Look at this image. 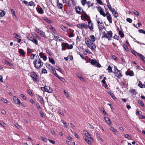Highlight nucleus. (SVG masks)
I'll list each match as a JSON object with an SVG mask.
<instances>
[{
  "label": "nucleus",
  "mask_w": 145,
  "mask_h": 145,
  "mask_svg": "<svg viewBox=\"0 0 145 145\" xmlns=\"http://www.w3.org/2000/svg\"><path fill=\"white\" fill-rule=\"evenodd\" d=\"M96 38L93 35L89 36V38H86L85 39V42L88 47L91 50H94L96 48V46L93 43L95 41Z\"/></svg>",
  "instance_id": "nucleus-1"
},
{
  "label": "nucleus",
  "mask_w": 145,
  "mask_h": 145,
  "mask_svg": "<svg viewBox=\"0 0 145 145\" xmlns=\"http://www.w3.org/2000/svg\"><path fill=\"white\" fill-rule=\"evenodd\" d=\"M34 67L38 69H40L42 66L43 63L39 58L35 59L33 62Z\"/></svg>",
  "instance_id": "nucleus-2"
},
{
  "label": "nucleus",
  "mask_w": 145,
  "mask_h": 145,
  "mask_svg": "<svg viewBox=\"0 0 145 145\" xmlns=\"http://www.w3.org/2000/svg\"><path fill=\"white\" fill-rule=\"evenodd\" d=\"M30 76L32 78L34 82L38 81V76L35 72H32L30 73Z\"/></svg>",
  "instance_id": "nucleus-3"
},
{
  "label": "nucleus",
  "mask_w": 145,
  "mask_h": 145,
  "mask_svg": "<svg viewBox=\"0 0 145 145\" xmlns=\"http://www.w3.org/2000/svg\"><path fill=\"white\" fill-rule=\"evenodd\" d=\"M41 89L43 91L48 92L51 93L52 92V89L50 87L48 86H46L43 87H41Z\"/></svg>",
  "instance_id": "nucleus-4"
},
{
  "label": "nucleus",
  "mask_w": 145,
  "mask_h": 145,
  "mask_svg": "<svg viewBox=\"0 0 145 145\" xmlns=\"http://www.w3.org/2000/svg\"><path fill=\"white\" fill-rule=\"evenodd\" d=\"M76 26L78 27L81 29L84 28L86 29L88 28V25L84 23L77 24Z\"/></svg>",
  "instance_id": "nucleus-5"
},
{
  "label": "nucleus",
  "mask_w": 145,
  "mask_h": 145,
  "mask_svg": "<svg viewBox=\"0 0 145 145\" xmlns=\"http://www.w3.org/2000/svg\"><path fill=\"white\" fill-rule=\"evenodd\" d=\"M115 74L116 76L118 78H120L121 77L122 75L120 71L117 69L116 67H115Z\"/></svg>",
  "instance_id": "nucleus-6"
},
{
  "label": "nucleus",
  "mask_w": 145,
  "mask_h": 145,
  "mask_svg": "<svg viewBox=\"0 0 145 145\" xmlns=\"http://www.w3.org/2000/svg\"><path fill=\"white\" fill-rule=\"evenodd\" d=\"M27 38L36 45L38 44V42L37 40L32 37L31 36H30L29 35L27 36Z\"/></svg>",
  "instance_id": "nucleus-7"
},
{
  "label": "nucleus",
  "mask_w": 145,
  "mask_h": 145,
  "mask_svg": "<svg viewBox=\"0 0 145 145\" xmlns=\"http://www.w3.org/2000/svg\"><path fill=\"white\" fill-rule=\"evenodd\" d=\"M97 9L101 14L104 17H105L106 16V14L105 13L103 9L100 6L98 7Z\"/></svg>",
  "instance_id": "nucleus-8"
},
{
  "label": "nucleus",
  "mask_w": 145,
  "mask_h": 145,
  "mask_svg": "<svg viewBox=\"0 0 145 145\" xmlns=\"http://www.w3.org/2000/svg\"><path fill=\"white\" fill-rule=\"evenodd\" d=\"M13 99L15 104H18L19 105H22V103L20 102V100L17 97L14 96L13 97Z\"/></svg>",
  "instance_id": "nucleus-9"
},
{
  "label": "nucleus",
  "mask_w": 145,
  "mask_h": 145,
  "mask_svg": "<svg viewBox=\"0 0 145 145\" xmlns=\"http://www.w3.org/2000/svg\"><path fill=\"white\" fill-rule=\"evenodd\" d=\"M36 31L40 35L42 36L43 37H46V35L45 34V33L43 31L39 30V29L36 28Z\"/></svg>",
  "instance_id": "nucleus-10"
},
{
  "label": "nucleus",
  "mask_w": 145,
  "mask_h": 145,
  "mask_svg": "<svg viewBox=\"0 0 145 145\" xmlns=\"http://www.w3.org/2000/svg\"><path fill=\"white\" fill-rule=\"evenodd\" d=\"M106 16H107V18L110 23H112V19L110 14L108 12L106 13Z\"/></svg>",
  "instance_id": "nucleus-11"
},
{
  "label": "nucleus",
  "mask_w": 145,
  "mask_h": 145,
  "mask_svg": "<svg viewBox=\"0 0 145 145\" xmlns=\"http://www.w3.org/2000/svg\"><path fill=\"white\" fill-rule=\"evenodd\" d=\"M67 31L69 33V37H72L74 36V34L73 33V31L71 29H68Z\"/></svg>",
  "instance_id": "nucleus-12"
},
{
  "label": "nucleus",
  "mask_w": 145,
  "mask_h": 145,
  "mask_svg": "<svg viewBox=\"0 0 145 145\" xmlns=\"http://www.w3.org/2000/svg\"><path fill=\"white\" fill-rule=\"evenodd\" d=\"M76 12L78 14H82L81 12V8L79 6H76L74 8Z\"/></svg>",
  "instance_id": "nucleus-13"
},
{
  "label": "nucleus",
  "mask_w": 145,
  "mask_h": 145,
  "mask_svg": "<svg viewBox=\"0 0 145 145\" xmlns=\"http://www.w3.org/2000/svg\"><path fill=\"white\" fill-rule=\"evenodd\" d=\"M62 50H65L66 49V47H67L68 46V44L67 43H62Z\"/></svg>",
  "instance_id": "nucleus-14"
},
{
  "label": "nucleus",
  "mask_w": 145,
  "mask_h": 145,
  "mask_svg": "<svg viewBox=\"0 0 145 145\" xmlns=\"http://www.w3.org/2000/svg\"><path fill=\"white\" fill-rule=\"evenodd\" d=\"M40 58H42L44 61H46L47 59V57L45 56L44 55L43 53L41 52L39 54Z\"/></svg>",
  "instance_id": "nucleus-15"
},
{
  "label": "nucleus",
  "mask_w": 145,
  "mask_h": 145,
  "mask_svg": "<svg viewBox=\"0 0 145 145\" xmlns=\"http://www.w3.org/2000/svg\"><path fill=\"white\" fill-rule=\"evenodd\" d=\"M57 6L58 8L63 10V5L62 3L59 2L58 0L57 1Z\"/></svg>",
  "instance_id": "nucleus-16"
},
{
  "label": "nucleus",
  "mask_w": 145,
  "mask_h": 145,
  "mask_svg": "<svg viewBox=\"0 0 145 145\" xmlns=\"http://www.w3.org/2000/svg\"><path fill=\"white\" fill-rule=\"evenodd\" d=\"M36 9L38 12L40 14H42L44 13L43 10L42 8L41 7H37L36 8Z\"/></svg>",
  "instance_id": "nucleus-17"
},
{
  "label": "nucleus",
  "mask_w": 145,
  "mask_h": 145,
  "mask_svg": "<svg viewBox=\"0 0 145 145\" xmlns=\"http://www.w3.org/2000/svg\"><path fill=\"white\" fill-rule=\"evenodd\" d=\"M103 37H105L107 38L108 40H111V37H109L108 35L107 34L105 33L104 32L103 33Z\"/></svg>",
  "instance_id": "nucleus-18"
},
{
  "label": "nucleus",
  "mask_w": 145,
  "mask_h": 145,
  "mask_svg": "<svg viewBox=\"0 0 145 145\" xmlns=\"http://www.w3.org/2000/svg\"><path fill=\"white\" fill-rule=\"evenodd\" d=\"M104 119L105 120L106 122L109 125L111 124L112 122L110 121V119L108 117H105Z\"/></svg>",
  "instance_id": "nucleus-19"
},
{
  "label": "nucleus",
  "mask_w": 145,
  "mask_h": 145,
  "mask_svg": "<svg viewBox=\"0 0 145 145\" xmlns=\"http://www.w3.org/2000/svg\"><path fill=\"white\" fill-rule=\"evenodd\" d=\"M126 74L127 75L132 76L134 75V73L133 71H127L126 72Z\"/></svg>",
  "instance_id": "nucleus-20"
},
{
  "label": "nucleus",
  "mask_w": 145,
  "mask_h": 145,
  "mask_svg": "<svg viewBox=\"0 0 145 145\" xmlns=\"http://www.w3.org/2000/svg\"><path fill=\"white\" fill-rule=\"evenodd\" d=\"M137 54L138 56L140 57V59L143 62H145V61L144 60L145 59V57L144 56L139 53H137Z\"/></svg>",
  "instance_id": "nucleus-21"
},
{
  "label": "nucleus",
  "mask_w": 145,
  "mask_h": 145,
  "mask_svg": "<svg viewBox=\"0 0 145 145\" xmlns=\"http://www.w3.org/2000/svg\"><path fill=\"white\" fill-rule=\"evenodd\" d=\"M83 133L84 134V135L86 136V137L88 138H91V137L90 135V134L88 133V132L86 130L83 131Z\"/></svg>",
  "instance_id": "nucleus-22"
},
{
  "label": "nucleus",
  "mask_w": 145,
  "mask_h": 145,
  "mask_svg": "<svg viewBox=\"0 0 145 145\" xmlns=\"http://www.w3.org/2000/svg\"><path fill=\"white\" fill-rule=\"evenodd\" d=\"M46 67L48 68L51 71L52 69H53L54 67L51 65L50 64L48 63H46Z\"/></svg>",
  "instance_id": "nucleus-23"
},
{
  "label": "nucleus",
  "mask_w": 145,
  "mask_h": 145,
  "mask_svg": "<svg viewBox=\"0 0 145 145\" xmlns=\"http://www.w3.org/2000/svg\"><path fill=\"white\" fill-rule=\"evenodd\" d=\"M19 53L24 57H25V53L24 52V50L21 49H19Z\"/></svg>",
  "instance_id": "nucleus-24"
},
{
  "label": "nucleus",
  "mask_w": 145,
  "mask_h": 145,
  "mask_svg": "<svg viewBox=\"0 0 145 145\" xmlns=\"http://www.w3.org/2000/svg\"><path fill=\"white\" fill-rule=\"evenodd\" d=\"M129 92L132 94L135 95L137 94L136 90L133 89H131L129 90Z\"/></svg>",
  "instance_id": "nucleus-25"
},
{
  "label": "nucleus",
  "mask_w": 145,
  "mask_h": 145,
  "mask_svg": "<svg viewBox=\"0 0 145 145\" xmlns=\"http://www.w3.org/2000/svg\"><path fill=\"white\" fill-rule=\"evenodd\" d=\"M38 98L40 102L42 104H43L44 102L42 97L39 95H38Z\"/></svg>",
  "instance_id": "nucleus-26"
},
{
  "label": "nucleus",
  "mask_w": 145,
  "mask_h": 145,
  "mask_svg": "<svg viewBox=\"0 0 145 145\" xmlns=\"http://www.w3.org/2000/svg\"><path fill=\"white\" fill-rule=\"evenodd\" d=\"M54 39L56 41H59L60 42L62 40V39H61L60 38L57 36V35H56L55 36Z\"/></svg>",
  "instance_id": "nucleus-27"
},
{
  "label": "nucleus",
  "mask_w": 145,
  "mask_h": 145,
  "mask_svg": "<svg viewBox=\"0 0 145 145\" xmlns=\"http://www.w3.org/2000/svg\"><path fill=\"white\" fill-rule=\"evenodd\" d=\"M89 61L93 65H95L97 62L96 60L95 59H90Z\"/></svg>",
  "instance_id": "nucleus-28"
},
{
  "label": "nucleus",
  "mask_w": 145,
  "mask_h": 145,
  "mask_svg": "<svg viewBox=\"0 0 145 145\" xmlns=\"http://www.w3.org/2000/svg\"><path fill=\"white\" fill-rule=\"evenodd\" d=\"M51 71V72L52 73H53L55 76H56L57 77H58V75L56 73V71L55 70L54 68H53V69H52Z\"/></svg>",
  "instance_id": "nucleus-29"
},
{
  "label": "nucleus",
  "mask_w": 145,
  "mask_h": 145,
  "mask_svg": "<svg viewBox=\"0 0 145 145\" xmlns=\"http://www.w3.org/2000/svg\"><path fill=\"white\" fill-rule=\"evenodd\" d=\"M60 27L64 31H67V30H68V29H67V28L66 27L64 26L63 25H61Z\"/></svg>",
  "instance_id": "nucleus-30"
},
{
  "label": "nucleus",
  "mask_w": 145,
  "mask_h": 145,
  "mask_svg": "<svg viewBox=\"0 0 145 145\" xmlns=\"http://www.w3.org/2000/svg\"><path fill=\"white\" fill-rule=\"evenodd\" d=\"M5 14V13L4 11L0 10V17H3Z\"/></svg>",
  "instance_id": "nucleus-31"
},
{
  "label": "nucleus",
  "mask_w": 145,
  "mask_h": 145,
  "mask_svg": "<svg viewBox=\"0 0 145 145\" xmlns=\"http://www.w3.org/2000/svg\"><path fill=\"white\" fill-rule=\"evenodd\" d=\"M49 61L52 64H54L55 61L54 59L52 58L49 57Z\"/></svg>",
  "instance_id": "nucleus-32"
},
{
  "label": "nucleus",
  "mask_w": 145,
  "mask_h": 145,
  "mask_svg": "<svg viewBox=\"0 0 145 145\" xmlns=\"http://www.w3.org/2000/svg\"><path fill=\"white\" fill-rule=\"evenodd\" d=\"M43 19L44 20L46 21L48 23H49V24H50V23H52V21H51V20L48 19L47 18H43Z\"/></svg>",
  "instance_id": "nucleus-33"
},
{
  "label": "nucleus",
  "mask_w": 145,
  "mask_h": 145,
  "mask_svg": "<svg viewBox=\"0 0 145 145\" xmlns=\"http://www.w3.org/2000/svg\"><path fill=\"white\" fill-rule=\"evenodd\" d=\"M88 27H89L90 30H91L93 28V24L92 23L88 25Z\"/></svg>",
  "instance_id": "nucleus-34"
},
{
  "label": "nucleus",
  "mask_w": 145,
  "mask_h": 145,
  "mask_svg": "<svg viewBox=\"0 0 145 145\" xmlns=\"http://www.w3.org/2000/svg\"><path fill=\"white\" fill-rule=\"evenodd\" d=\"M110 129L111 131H113L114 132V133L115 134H116L117 132V131L114 128H113L111 127H110Z\"/></svg>",
  "instance_id": "nucleus-35"
},
{
  "label": "nucleus",
  "mask_w": 145,
  "mask_h": 145,
  "mask_svg": "<svg viewBox=\"0 0 145 145\" xmlns=\"http://www.w3.org/2000/svg\"><path fill=\"white\" fill-rule=\"evenodd\" d=\"M138 86H139V87L141 88H144V85L142 84V82L140 81H139V83L138 84Z\"/></svg>",
  "instance_id": "nucleus-36"
},
{
  "label": "nucleus",
  "mask_w": 145,
  "mask_h": 145,
  "mask_svg": "<svg viewBox=\"0 0 145 145\" xmlns=\"http://www.w3.org/2000/svg\"><path fill=\"white\" fill-rule=\"evenodd\" d=\"M34 5H35V4H34V3L32 1H31L29 2L28 3V6H34Z\"/></svg>",
  "instance_id": "nucleus-37"
},
{
  "label": "nucleus",
  "mask_w": 145,
  "mask_h": 145,
  "mask_svg": "<svg viewBox=\"0 0 145 145\" xmlns=\"http://www.w3.org/2000/svg\"><path fill=\"white\" fill-rule=\"evenodd\" d=\"M58 78H59L62 82H65V80L62 77H60L58 75V77H57Z\"/></svg>",
  "instance_id": "nucleus-38"
},
{
  "label": "nucleus",
  "mask_w": 145,
  "mask_h": 145,
  "mask_svg": "<svg viewBox=\"0 0 145 145\" xmlns=\"http://www.w3.org/2000/svg\"><path fill=\"white\" fill-rule=\"evenodd\" d=\"M119 35L120 36L121 38L123 37L124 35L123 33L121 31H119Z\"/></svg>",
  "instance_id": "nucleus-39"
},
{
  "label": "nucleus",
  "mask_w": 145,
  "mask_h": 145,
  "mask_svg": "<svg viewBox=\"0 0 145 145\" xmlns=\"http://www.w3.org/2000/svg\"><path fill=\"white\" fill-rule=\"evenodd\" d=\"M86 142L88 143L89 144H91V142L87 138H86V137H85V138H84Z\"/></svg>",
  "instance_id": "nucleus-40"
},
{
  "label": "nucleus",
  "mask_w": 145,
  "mask_h": 145,
  "mask_svg": "<svg viewBox=\"0 0 145 145\" xmlns=\"http://www.w3.org/2000/svg\"><path fill=\"white\" fill-rule=\"evenodd\" d=\"M76 75L81 80H84L83 78L82 77V76L79 73L77 74Z\"/></svg>",
  "instance_id": "nucleus-41"
},
{
  "label": "nucleus",
  "mask_w": 145,
  "mask_h": 145,
  "mask_svg": "<svg viewBox=\"0 0 145 145\" xmlns=\"http://www.w3.org/2000/svg\"><path fill=\"white\" fill-rule=\"evenodd\" d=\"M124 136L126 138H127L128 139H130L131 138V137L129 135L127 134H124Z\"/></svg>",
  "instance_id": "nucleus-42"
},
{
  "label": "nucleus",
  "mask_w": 145,
  "mask_h": 145,
  "mask_svg": "<svg viewBox=\"0 0 145 145\" xmlns=\"http://www.w3.org/2000/svg\"><path fill=\"white\" fill-rule=\"evenodd\" d=\"M108 35L109 36V37H111V38L112 37V32L111 31H110L108 32Z\"/></svg>",
  "instance_id": "nucleus-43"
},
{
  "label": "nucleus",
  "mask_w": 145,
  "mask_h": 145,
  "mask_svg": "<svg viewBox=\"0 0 145 145\" xmlns=\"http://www.w3.org/2000/svg\"><path fill=\"white\" fill-rule=\"evenodd\" d=\"M81 2L82 5L84 6L86 3V0H81Z\"/></svg>",
  "instance_id": "nucleus-44"
},
{
  "label": "nucleus",
  "mask_w": 145,
  "mask_h": 145,
  "mask_svg": "<svg viewBox=\"0 0 145 145\" xmlns=\"http://www.w3.org/2000/svg\"><path fill=\"white\" fill-rule=\"evenodd\" d=\"M81 13L82 14V15L85 16L86 17L88 18L89 17L88 16L87 14L84 12H83V10L82 13Z\"/></svg>",
  "instance_id": "nucleus-45"
},
{
  "label": "nucleus",
  "mask_w": 145,
  "mask_h": 145,
  "mask_svg": "<svg viewBox=\"0 0 145 145\" xmlns=\"http://www.w3.org/2000/svg\"><path fill=\"white\" fill-rule=\"evenodd\" d=\"M123 46L125 51H129V49L126 45L124 44L123 45Z\"/></svg>",
  "instance_id": "nucleus-46"
},
{
  "label": "nucleus",
  "mask_w": 145,
  "mask_h": 145,
  "mask_svg": "<svg viewBox=\"0 0 145 145\" xmlns=\"http://www.w3.org/2000/svg\"><path fill=\"white\" fill-rule=\"evenodd\" d=\"M49 28L50 29L52 30V31H56V30L55 29L53 28L52 26H48Z\"/></svg>",
  "instance_id": "nucleus-47"
},
{
  "label": "nucleus",
  "mask_w": 145,
  "mask_h": 145,
  "mask_svg": "<svg viewBox=\"0 0 145 145\" xmlns=\"http://www.w3.org/2000/svg\"><path fill=\"white\" fill-rule=\"evenodd\" d=\"M107 70L108 71L110 72H112V68H111V67L110 66H109L108 67V69H107Z\"/></svg>",
  "instance_id": "nucleus-48"
},
{
  "label": "nucleus",
  "mask_w": 145,
  "mask_h": 145,
  "mask_svg": "<svg viewBox=\"0 0 145 145\" xmlns=\"http://www.w3.org/2000/svg\"><path fill=\"white\" fill-rule=\"evenodd\" d=\"M114 13H112L114 17L116 18L118 16V13L116 12V11L114 12Z\"/></svg>",
  "instance_id": "nucleus-49"
},
{
  "label": "nucleus",
  "mask_w": 145,
  "mask_h": 145,
  "mask_svg": "<svg viewBox=\"0 0 145 145\" xmlns=\"http://www.w3.org/2000/svg\"><path fill=\"white\" fill-rule=\"evenodd\" d=\"M87 21L88 22V25L92 23L91 21L89 18H88L86 19Z\"/></svg>",
  "instance_id": "nucleus-50"
},
{
  "label": "nucleus",
  "mask_w": 145,
  "mask_h": 145,
  "mask_svg": "<svg viewBox=\"0 0 145 145\" xmlns=\"http://www.w3.org/2000/svg\"><path fill=\"white\" fill-rule=\"evenodd\" d=\"M27 53L28 54H30L31 52V50L29 48H27Z\"/></svg>",
  "instance_id": "nucleus-51"
},
{
  "label": "nucleus",
  "mask_w": 145,
  "mask_h": 145,
  "mask_svg": "<svg viewBox=\"0 0 145 145\" xmlns=\"http://www.w3.org/2000/svg\"><path fill=\"white\" fill-rule=\"evenodd\" d=\"M56 69L57 71H59L61 72V73H62V71L61 69L58 66H56Z\"/></svg>",
  "instance_id": "nucleus-52"
},
{
  "label": "nucleus",
  "mask_w": 145,
  "mask_h": 145,
  "mask_svg": "<svg viewBox=\"0 0 145 145\" xmlns=\"http://www.w3.org/2000/svg\"><path fill=\"white\" fill-rule=\"evenodd\" d=\"M42 72L43 73L46 74L47 73L46 70L44 68H43L42 71Z\"/></svg>",
  "instance_id": "nucleus-53"
},
{
  "label": "nucleus",
  "mask_w": 145,
  "mask_h": 145,
  "mask_svg": "<svg viewBox=\"0 0 145 145\" xmlns=\"http://www.w3.org/2000/svg\"><path fill=\"white\" fill-rule=\"evenodd\" d=\"M127 22H129L130 23H131L132 22V20L130 18H127L126 19Z\"/></svg>",
  "instance_id": "nucleus-54"
},
{
  "label": "nucleus",
  "mask_w": 145,
  "mask_h": 145,
  "mask_svg": "<svg viewBox=\"0 0 145 145\" xmlns=\"http://www.w3.org/2000/svg\"><path fill=\"white\" fill-rule=\"evenodd\" d=\"M35 55V54H31L30 57L31 59H34Z\"/></svg>",
  "instance_id": "nucleus-55"
},
{
  "label": "nucleus",
  "mask_w": 145,
  "mask_h": 145,
  "mask_svg": "<svg viewBox=\"0 0 145 145\" xmlns=\"http://www.w3.org/2000/svg\"><path fill=\"white\" fill-rule=\"evenodd\" d=\"M78 54L80 55L81 57L83 59H85L84 56L81 54H80L79 52L78 53Z\"/></svg>",
  "instance_id": "nucleus-56"
},
{
  "label": "nucleus",
  "mask_w": 145,
  "mask_h": 145,
  "mask_svg": "<svg viewBox=\"0 0 145 145\" xmlns=\"http://www.w3.org/2000/svg\"><path fill=\"white\" fill-rule=\"evenodd\" d=\"M21 97L22 98L25 100H26V97L25 96V95H24L21 94Z\"/></svg>",
  "instance_id": "nucleus-57"
},
{
  "label": "nucleus",
  "mask_w": 145,
  "mask_h": 145,
  "mask_svg": "<svg viewBox=\"0 0 145 145\" xmlns=\"http://www.w3.org/2000/svg\"><path fill=\"white\" fill-rule=\"evenodd\" d=\"M71 126V127L74 129H76V127L72 123H70Z\"/></svg>",
  "instance_id": "nucleus-58"
},
{
  "label": "nucleus",
  "mask_w": 145,
  "mask_h": 145,
  "mask_svg": "<svg viewBox=\"0 0 145 145\" xmlns=\"http://www.w3.org/2000/svg\"><path fill=\"white\" fill-rule=\"evenodd\" d=\"M139 31L140 33H142L144 34L145 33V31L143 29L139 30Z\"/></svg>",
  "instance_id": "nucleus-59"
},
{
  "label": "nucleus",
  "mask_w": 145,
  "mask_h": 145,
  "mask_svg": "<svg viewBox=\"0 0 145 145\" xmlns=\"http://www.w3.org/2000/svg\"><path fill=\"white\" fill-rule=\"evenodd\" d=\"M97 2L100 5H102L103 4V3L101 0H96Z\"/></svg>",
  "instance_id": "nucleus-60"
},
{
  "label": "nucleus",
  "mask_w": 145,
  "mask_h": 145,
  "mask_svg": "<svg viewBox=\"0 0 145 145\" xmlns=\"http://www.w3.org/2000/svg\"><path fill=\"white\" fill-rule=\"evenodd\" d=\"M133 12L135 15L137 16H138L139 15V13L137 11L134 10Z\"/></svg>",
  "instance_id": "nucleus-61"
},
{
  "label": "nucleus",
  "mask_w": 145,
  "mask_h": 145,
  "mask_svg": "<svg viewBox=\"0 0 145 145\" xmlns=\"http://www.w3.org/2000/svg\"><path fill=\"white\" fill-rule=\"evenodd\" d=\"M73 48V46L71 44L69 45L68 44V46H67V48L68 49H71Z\"/></svg>",
  "instance_id": "nucleus-62"
},
{
  "label": "nucleus",
  "mask_w": 145,
  "mask_h": 145,
  "mask_svg": "<svg viewBox=\"0 0 145 145\" xmlns=\"http://www.w3.org/2000/svg\"><path fill=\"white\" fill-rule=\"evenodd\" d=\"M15 125L18 129H19L20 128V126L18 123L15 124Z\"/></svg>",
  "instance_id": "nucleus-63"
},
{
  "label": "nucleus",
  "mask_w": 145,
  "mask_h": 145,
  "mask_svg": "<svg viewBox=\"0 0 145 145\" xmlns=\"http://www.w3.org/2000/svg\"><path fill=\"white\" fill-rule=\"evenodd\" d=\"M2 62L3 63L7 64V63H8V61H7L6 60L4 59L3 60Z\"/></svg>",
  "instance_id": "nucleus-64"
}]
</instances>
